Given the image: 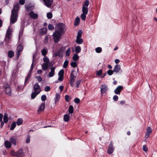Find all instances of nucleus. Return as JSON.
Listing matches in <instances>:
<instances>
[{
    "mask_svg": "<svg viewBox=\"0 0 157 157\" xmlns=\"http://www.w3.org/2000/svg\"><path fill=\"white\" fill-rule=\"evenodd\" d=\"M19 8V3H17L14 5L12 10L10 22L12 24L14 23L17 20V18L18 17V12Z\"/></svg>",
    "mask_w": 157,
    "mask_h": 157,
    "instance_id": "nucleus-1",
    "label": "nucleus"
},
{
    "mask_svg": "<svg viewBox=\"0 0 157 157\" xmlns=\"http://www.w3.org/2000/svg\"><path fill=\"white\" fill-rule=\"evenodd\" d=\"M19 8V3H17L14 5L12 10L10 22L12 24L14 23L17 20V18L18 17V12Z\"/></svg>",
    "mask_w": 157,
    "mask_h": 157,
    "instance_id": "nucleus-2",
    "label": "nucleus"
},
{
    "mask_svg": "<svg viewBox=\"0 0 157 157\" xmlns=\"http://www.w3.org/2000/svg\"><path fill=\"white\" fill-rule=\"evenodd\" d=\"M58 29L56 31H58L61 34H63L65 32L66 28L65 25L63 23H60L57 25Z\"/></svg>",
    "mask_w": 157,
    "mask_h": 157,
    "instance_id": "nucleus-3",
    "label": "nucleus"
},
{
    "mask_svg": "<svg viewBox=\"0 0 157 157\" xmlns=\"http://www.w3.org/2000/svg\"><path fill=\"white\" fill-rule=\"evenodd\" d=\"M63 34L60 33L58 31H55L53 34V39L54 42L56 43L58 42L61 38V36Z\"/></svg>",
    "mask_w": 157,
    "mask_h": 157,
    "instance_id": "nucleus-4",
    "label": "nucleus"
},
{
    "mask_svg": "<svg viewBox=\"0 0 157 157\" xmlns=\"http://www.w3.org/2000/svg\"><path fill=\"white\" fill-rule=\"evenodd\" d=\"M89 4V2L88 0H86L85 1L82 7V11L83 13L87 14L88 10V6Z\"/></svg>",
    "mask_w": 157,
    "mask_h": 157,
    "instance_id": "nucleus-5",
    "label": "nucleus"
},
{
    "mask_svg": "<svg viewBox=\"0 0 157 157\" xmlns=\"http://www.w3.org/2000/svg\"><path fill=\"white\" fill-rule=\"evenodd\" d=\"M63 47L61 48L58 52L53 54V57L58 56L59 58H62L63 57Z\"/></svg>",
    "mask_w": 157,
    "mask_h": 157,
    "instance_id": "nucleus-6",
    "label": "nucleus"
},
{
    "mask_svg": "<svg viewBox=\"0 0 157 157\" xmlns=\"http://www.w3.org/2000/svg\"><path fill=\"white\" fill-rule=\"evenodd\" d=\"M100 91L102 95L103 94H105L108 90L107 86L105 84L101 85L100 86Z\"/></svg>",
    "mask_w": 157,
    "mask_h": 157,
    "instance_id": "nucleus-7",
    "label": "nucleus"
},
{
    "mask_svg": "<svg viewBox=\"0 0 157 157\" xmlns=\"http://www.w3.org/2000/svg\"><path fill=\"white\" fill-rule=\"evenodd\" d=\"M64 71L63 69L60 70L58 73V75L59 76L58 80L60 81H62L63 80L64 77Z\"/></svg>",
    "mask_w": 157,
    "mask_h": 157,
    "instance_id": "nucleus-8",
    "label": "nucleus"
},
{
    "mask_svg": "<svg viewBox=\"0 0 157 157\" xmlns=\"http://www.w3.org/2000/svg\"><path fill=\"white\" fill-rule=\"evenodd\" d=\"M114 151V147H113V143L111 141L109 146V148L107 150V152L109 154H111Z\"/></svg>",
    "mask_w": 157,
    "mask_h": 157,
    "instance_id": "nucleus-9",
    "label": "nucleus"
},
{
    "mask_svg": "<svg viewBox=\"0 0 157 157\" xmlns=\"http://www.w3.org/2000/svg\"><path fill=\"white\" fill-rule=\"evenodd\" d=\"M76 71L73 70L70 76V81H74L76 77Z\"/></svg>",
    "mask_w": 157,
    "mask_h": 157,
    "instance_id": "nucleus-10",
    "label": "nucleus"
},
{
    "mask_svg": "<svg viewBox=\"0 0 157 157\" xmlns=\"http://www.w3.org/2000/svg\"><path fill=\"white\" fill-rule=\"evenodd\" d=\"M123 89L122 86H118L115 90L114 92L115 93L117 94H120L121 91Z\"/></svg>",
    "mask_w": 157,
    "mask_h": 157,
    "instance_id": "nucleus-11",
    "label": "nucleus"
},
{
    "mask_svg": "<svg viewBox=\"0 0 157 157\" xmlns=\"http://www.w3.org/2000/svg\"><path fill=\"white\" fill-rule=\"evenodd\" d=\"M44 2L45 5L48 8L51 7L52 3L53 2L52 0H43Z\"/></svg>",
    "mask_w": 157,
    "mask_h": 157,
    "instance_id": "nucleus-12",
    "label": "nucleus"
},
{
    "mask_svg": "<svg viewBox=\"0 0 157 157\" xmlns=\"http://www.w3.org/2000/svg\"><path fill=\"white\" fill-rule=\"evenodd\" d=\"M25 155V153L23 151V149L21 148L17 151V157H22Z\"/></svg>",
    "mask_w": 157,
    "mask_h": 157,
    "instance_id": "nucleus-13",
    "label": "nucleus"
},
{
    "mask_svg": "<svg viewBox=\"0 0 157 157\" xmlns=\"http://www.w3.org/2000/svg\"><path fill=\"white\" fill-rule=\"evenodd\" d=\"M5 92L6 93L8 94L9 95H11V89L10 86L8 84H6V86L5 87Z\"/></svg>",
    "mask_w": 157,
    "mask_h": 157,
    "instance_id": "nucleus-14",
    "label": "nucleus"
},
{
    "mask_svg": "<svg viewBox=\"0 0 157 157\" xmlns=\"http://www.w3.org/2000/svg\"><path fill=\"white\" fill-rule=\"evenodd\" d=\"M114 72L117 73L119 72H121V70L120 65H116L113 69Z\"/></svg>",
    "mask_w": 157,
    "mask_h": 157,
    "instance_id": "nucleus-15",
    "label": "nucleus"
},
{
    "mask_svg": "<svg viewBox=\"0 0 157 157\" xmlns=\"http://www.w3.org/2000/svg\"><path fill=\"white\" fill-rule=\"evenodd\" d=\"M29 16L30 17L33 19H36L38 18V15L34 13L33 11H31L29 14Z\"/></svg>",
    "mask_w": 157,
    "mask_h": 157,
    "instance_id": "nucleus-16",
    "label": "nucleus"
},
{
    "mask_svg": "<svg viewBox=\"0 0 157 157\" xmlns=\"http://www.w3.org/2000/svg\"><path fill=\"white\" fill-rule=\"evenodd\" d=\"M33 90L34 91L37 92L39 90L41 91L40 87L38 83H35L33 86Z\"/></svg>",
    "mask_w": 157,
    "mask_h": 157,
    "instance_id": "nucleus-17",
    "label": "nucleus"
},
{
    "mask_svg": "<svg viewBox=\"0 0 157 157\" xmlns=\"http://www.w3.org/2000/svg\"><path fill=\"white\" fill-rule=\"evenodd\" d=\"M152 132V129L150 127H148L146 130V132L145 137L147 138H148L150 134Z\"/></svg>",
    "mask_w": 157,
    "mask_h": 157,
    "instance_id": "nucleus-18",
    "label": "nucleus"
},
{
    "mask_svg": "<svg viewBox=\"0 0 157 157\" xmlns=\"http://www.w3.org/2000/svg\"><path fill=\"white\" fill-rule=\"evenodd\" d=\"M11 34V31L10 29H8L6 33V34L5 37V40H9L10 38V36Z\"/></svg>",
    "mask_w": 157,
    "mask_h": 157,
    "instance_id": "nucleus-19",
    "label": "nucleus"
},
{
    "mask_svg": "<svg viewBox=\"0 0 157 157\" xmlns=\"http://www.w3.org/2000/svg\"><path fill=\"white\" fill-rule=\"evenodd\" d=\"M55 68L54 67H52L51 69V71L48 74L49 77H51L54 75V72Z\"/></svg>",
    "mask_w": 157,
    "mask_h": 157,
    "instance_id": "nucleus-20",
    "label": "nucleus"
},
{
    "mask_svg": "<svg viewBox=\"0 0 157 157\" xmlns=\"http://www.w3.org/2000/svg\"><path fill=\"white\" fill-rule=\"evenodd\" d=\"M45 102L42 103L40 106L38 110V112L44 110L45 109Z\"/></svg>",
    "mask_w": 157,
    "mask_h": 157,
    "instance_id": "nucleus-21",
    "label": "nucleus"
},
{
    "mask_svg": "<svg viewBox=\"0 0 157 157\" xmlns=\"http://www.w3.org/2000/svg\"><path fill=\"white\" fill-rule=\"evenodd\" d=\"M47 28H44L41 29L40 30V33L41 35H45L47 33Z\"/></svg>",
    "mask_w": 157,
    "mask_h": 157,
    "instance_id": "nucleus-22",
    "label": "nucleus"
},
{
    "mask_svg": "<svg viewBox=\"0 0 157 157\" xmlns=\"http://www.w3.org/2000/svg\"><path fill=\"white\" fill-rule=\"evenodd\" d=\"M40 90H39V91H38L37 92H35L34 91V92H33L32 93L31 95V98L32 99L36 97V96H37V95L38 94L40 93Z\"/></svg>",
    "mask_w": 157,
    "mask_h": 157,
    "instance_id": "nucleus-23",
    "label": "nucleus"
},
{
    "mask_svg": "<svg viewBox=\"0 0 157 157\" xmlns=\"http://www.w3.org/2000/svg\"><path fill=\"white\" fill-rule=\"evenodd\" d=\"M4 145L6 148H10L11 147V142L8 141H6L5 142Z\"/></svg>",
    "mask_w": 157,
    "mask_h": 157,
    "instance_id": "nucleus-24",
    "label": "nucleus"
},
{
    "mask_svg": "<svg viewBox=\"0 0 157 157\" xmlns=\"http://www.w3.org/2000/svg\"><path fill=\"white\" fill-rule=\"evenodd\" d=\"M31 76V74L30 73H29L28 74L27 76L25 79V85H26V84H27L28 83V82H29L28 80L30 78Z\"/></svg>",
    "mask_w": 157,
    "mask_h": 157,
    "instance_id": "nucleus-25",
    "label": "nucleus"
},
{
    "mask_svg": "<svg viewBox=\"0 0 157 157\" xmlns=\"http://www.w3.org/2000/svg\"><path fill=\"white\" fill-rule=\"evenodd\" d=\"M10 140L11 143L14 145H16V139L14 138V137H10Z\"/></svg>",
    "mask_w": 157,
    "mask_h": 157,
    "instance_id": "nucleus-26",
    "label": "nucleus"
},
{
    "mask_svg": "<svg viewBox=\"0 0 157 157\" xmlns=\"http://www.w3.org/2000/svg\"><path fill=\"white\" fill-rule=\"evenodd\" d=\"M42 69L44 71H45L48 67V65L47 63H44L42 65Z\"/></svg>",
    "mask_w": 157,
    "mask_h": 157,
    "instance_id": "nucleus-27",
    "label": "nucleus"
},
{
    "mask_svg": "<svg viewBox=\"0 0 157 157\" xmlns=\"http://www.w3.org/2000/svg\"><path fill=\"white\" fill-rule=\"evenodd\" d=\"M60 98V94H59L56 93V94L55 98V103H56L59 101V100Z\"/></svg>",
    "mask_w": 157,
    "mask_h": 157,
    "instance_id": "nucleus-28",
    "label": "nucleus"
},
{
    "mask_svg": "<svg viewBox=\"0 0 157 157\" xmlns=\"http://www.w3.org/2000/svg\"><path fill=\"white\" fill-rule=\"evenodd\" d=\"M8 117L6 113H5L3 116V122L5 123H7L8 121Z\"/></svg>",
    "mask_w": 157,
    "mask_h": 157,
    "instance_id": "nucleus-29",
    "label": "nucleus"
},
{
    "mask_svg": "<svg viewBox=\"0 0 157 157\" xmlns=\"http://www.w3.org/2000/svg\"><path fill=\"white\" fill-rule=\"evenodd\" d=\"M80 20V18L78 17H77L75 18L74 23L75 26H76L78 25L79 23Z\"/></svg>",
    "mask_w": 157,
    "mask_h": 157,
    "instance_id": "nucleus-30",
    "label": "nucleus"
},
{
    "mask_svg": "<svg viewBox=\"0 0 157 157\" xmlns=\"http://www.w3.org/2000/svg\"><path fill=\"white\" fill-rule=\"evenodd\" d=\"M70 119L69 116L67 114L64 115L63 117V120L65 122L68 121Z\"/></svg>",
    "mask_w": 157,
    "mask_h": 157,
    "instance_id": "nucleus-31",
    "label": "nucleus"
},
{
    "mask_svg": "<svg viewBox=\"0 0 157 157\" xmlns=\"http://www.w3.org/2000/svg\"><path fill=\"white\" fill-rule=\"evenodd\" d=\"M23 122V120L21 118H18L16 122L17 125L19 126Z\"/></svg>",
    "mask_w": 157,
    "mask_h": 157,
    "instance_id": "nucleus-32",
    "label": "nucleus"
},
{
    "mask_svg": "<svg viewBox=\"0 0 157 157\" xmlns=\"http://www.w3.org/2000/svg\"><path fill=\"white\" fill-rule=\"evenodd\" d=\"M34 58H35V57L34 56H33V62H32V63L31 64V68L30 69V70H29V73H31H31H32V71H33V63H34Z\"/></svg>",
    "mask_w": 157,
    "mask_h": 157,
    "instance_id": "nucleus-33",
    "label": "nucleus"
},
{
    "mask_svg": "<svg viewBox=\"0 0 157 157\" xmlns=\"http://www.w3.org/2000/svg\"><path fill=\"white\" fill-rule=\"evenodd\" d=\"M14 55V52L12 51H10L8 52V56L10 58H12Z\"/></svg>",
    "mask_w": 157,
    "mask_h": 157,
    "instance_id": "nucleus-34",
    "label": "nucleus"
},
{
    "mask_svg": "<svg viewBox=\"0 0 157 157\" xmlns=\"http://www.w3.org/2000/svg\"><path fill=\"white\" fill-rule=\"evenodd\" d=\"M69 113H72L74 112V108L72 105H71L69 106L68 109Z\"/></svg>",
    "mask_w": 157,
    "mask_h": 157,
    "instance_id": "nucleus-35",
    "label": "nucleus"
},
{
    "mask_svg": "<svg viewBox=\"0 0 157 157\" xmlns=\"http://www.w3.org/2000/svg\"><path fill=\"white\" fill-rule=\"evenodd\" d=\"M81 48L80 46H77L75 48V51L76 53H78L81 51Z\"/></svg>",
    "mask_w": 157,
    "mask_h": 157,
    "instance_id": "nucleus-36",
    "label": "nucleus"
},
{
    "mask_svg": "<svg viewBox=\"0 0 157 157\" xmlns=\"http://www.w3.org/2000/svg\"><path fill=\"white\" fill-rule=\"evenodd\" d=\"M23 49V46L21 45H19L17 47V50L18 53L21 52Z\"/></svg>",
    "mask_w": 157,
    "mask_h": 157,
    "instance_id": "nucleus-37",
    "label": "nucleus"
},
{
    "mask_svg": "<svg viewBox=\"0 0 157 157\" xmlns=\"http://www.w3.org/2000/svg\"><path fill=\"white\" fill-rule=\"evenodd\" d=\"M83 42V41L82 39L81 38H76V42L78 44H81Z\"/></svg>",
    "mask_w": 157,
    "mask_h": 157,
    "instance_id": "nucleus-38",
    "label": "nucleus"
},
{
    "mask_svg": "<svg viewBox=\"0 0 157 157\" xmlns=\"http://www.w3.org/2000/svg\"><path fill=\"white\" fill-rule=\"evenodd\" d=\"M16 123L15 122H13L11 124V127L10 128V130H13L15 128L16 126Z\"/></svg>",
    "mask_w": 157,
    "mask_h": 157,
    "instance_id": "nucleus-39",
    "label": "nucleus"
},
{
    "mask_svg": "<svg viewBox=\"0 0 157 157\" xmlns=\"http://www.w3.org/2000/svg\"><path fill=\"white\" fill-rule=\"evenodd\" d=\"M72 59L74 61H76L78 59L79 57L77 54H75L73 56Z\"/></svg>",
    "mask_w": 157,
    "mask_h": 157,
    "instance_id": "nucleus-40",
    "label": "nucleus"
},
{
    "mask_svg": "<svg viewBox=\"0 0 157 157\" xmlns=\"http://www.w3.org/2000/svg\"><path fill=\"white\" fill-rule=\"evenodd\" d=\"M82 31L81 30H79L78 32V34L76 38H80L82 36Z\"/></svg>",
    "mask_w": 157,
    "mask_h": 157,
    "instance_id": "nucleus-41",
    "label": "nucleus"
},
{
    "mask_svg": "<svg viewBox=\"0 0 157 157\" xmlns=\"http://www.w3.org/2000/svg\"><path fill=\"white\" fill-rule=\"evenodd\" d=\"M87 14L84 13H82L81 15V18L82 19L83 21H85L86 20V15Z\"/></svg>",
    "mask_w": 157,
    "mask_h": 157,
    "instance_id": "nucleus-42",
    "label": "nucleus"
},
{
    "mask_svg": "<svg viewBox=\"0 0 157 157\" xmlns=\"http://www.w3.org/2000/svg\"><path fill=\"white\" fill-rule=\"evenodd\" d=\"M50 36L49 35H46L45 37L44 38V43L45 44H47L48 43V38H49Z\"/></svg>",
    "mask_w": 157,
    "mask_h": 157,
    "instance_id": "nucleus-43",
    "label": "nucleus"
},
{
    "mask_svg": "<svg viewBox=\"0 0 157 157\" xmlns=\"http://www.w3.org/2000/svg\"><path fill=\"white\" fill-rule=\"evenodd\" d=\"M71 49L70 48H68L66 51V55L67 56H69L71 53Z\"/></svg>",
    "mask_w": 157,
    "mask_h": 157,
    "instance_id": "nucleus-44",
    "label": "nucleus"
},
{
    "mask_svg": "<svg viewBox=\"0 0 157 157\" xmlns=\"http://www.w3.org/2000/svg\"><path fill=\"white\" fill-rule=\"evenodd\" d=\"M43 60L45 62V63H48L49 62V59L48 57L46 56H44L43 58Z\"/></svg>",
    "mask_w": 157,
    "mask_h": 157,
    "instance_id": "nucleus-45",
    "label": "nucleus"
},
{
    "mask_svg": "<svg viewBox=\"0 0 157 157\" xmlns=\"http://www.w3.org/2000/svg\"><path fill=\"white\" fill-rule=\"evenodd\" d=\"M82 82L81 79L78 80L76 82V87L77 88H78L79 87V85Z\"/></svg>",
    "mask_w": 157,
    "mask_h": 157,
    "instance_id": "nucleus-46",
    "label": "nucleus"
},
{
    "mask_svg": "<svg viewBox=\"0 0 157 157\" xmlns=\"http://www.w3.org/2000/svg\"><path fill=\"white\" fill-rule=\"evenodd\" d=\"M95 51L97 53H100L102 51V48L100 47H98L95 49Z\"/></svg>",
    "mask_w": 157,
    "mask_h": 157,
    "instance_id": "nucleus-47",
    "label": "nucleus"
},
{
    "mask_svg": "<svg viewBox=\"0 0 157 157\" xmlns=\"http://www.w3.org/2000/svg\"><path fill=\"white\" fill-rule=\"evenodd\" d=\"M47 16L48 19H51L52 18V14L51 12H49L47 13Z\"/></svg>",
    "mask_w": 157,
    "mask_h": 157,
    "instance_id": "nucleus-48",
    "label": "nucleus"
},
{
    "mask_svg": "<svg viewBox=\"0 0 157 157\" xmlns=\"http://www.w3.org/2000/svg\"><path fill=\"white\" fill-rule=\"evenodd\" d=\"M47 51L45 49H44L41 51V53L42 55L44 56H46V55L47 53Z\"/></svg>",
    "mask_w": 157,
    "mask_h": 157,
    "instance_id": "nucleus-49",
    "label": "nucleus"
},
{
    "mask_svg": "<svg viewBox=\"0 0 157 157\" xmlns=\"http://www.w3.org/2000/svg\"><path fill=\"white\" fill-rule=\"evenodd\" d=\"M69 62L67 60H66L63 64V67L64 68H66L67 67L68 64Z\"/></svg>",
    "mask_w": 157,
    "mask_h": 157,
    "instance_id": "nucleus-50",
    "label": "nucleus"
},
{
    "mask_svg": "<svg viewBox=\"0 0 157 157\" xmlns=\"http://www.w3.org/2000/svg\"><path fill=\"white\" fill-rule=\"evenodd\" d=\"M48 29L50 30H52L54 29V26L51 24H50L48 25Z\"/></svg>",
    "mask_w": 157,
    "mask_h": 157,
    "instance_id": "nucleus-51",
    "label": "nucleus"
},
{
    "mask_svg": "<svg viewBox=\"0 0 157 157\" xmlns=\"http://www.w3.org/2000/svg\"><path fill=\"white\" fill-rule=\"evenodd\" d=\"M71 99V98H70L69 95H67L65 96V99L66 101L69 102Z\"/></svg>",
    "mask_w": 157,
    "mask_h": 157,
    "instance_id": "nucleus-52",
    "label": "nucleus"
},
{
    "mask_svg": "<svg viewBox=\"0 0 157 157\" xmlns=\"http://www.w3.org/2000/svg\"><path fill=\"white\" fill-rule=\"evenodd\" d=\"M10 154L11 156L17 157V152H15L13 150H12L10 151Z\"/></svg>",
    "mask_w": 157,
    "mask_h": 157,
    "instance_id": "nucleus-53",
    "label": "nucleus"
},
{
    "mask_svg": "<svg viewBox=\"0 0 157 157\" xmlns=\"http://www.w3.org/2000/svg\"><path fill=\"white\" fill-rule=\"evenodd\" d=\"M35 78L39 82H41L42 80V78L40 76H36Z\"/></svg>",
    "mask_w": 157,
    "mask_h": 157,
    "instance_id": "nucleus-54",
    "label": "nucleus"
},
{
    "mask_svg": "<svg viewBox=\"0 0 157 157\" xmlns=\"http://www.w3.org/2000/svg\"><path fill=\"white\" fill-rule=\"evenodd\" d=\"M102 69H100L98 71H96L97 75L99 76H100L102 74Z\"/></svg>",
    "mask_w": 157,
    "mask_h": 157,
    "instance_id": "nucleus-55",
    "label": "nucleus"
},
{
    "mask_svg": "<svg viewBox=\"0 0 157 157\" xmlns=\"http://www.w3.org/2000/svg\"><path fill=\"white\" fill-rule=\"evenodd\" d=\"M25 7L26 10L27 12H28L31 10V6H29L28 5L25 6Z\"/></svg>",
    "mask_w": 157,
    "mask_h": 157,
    "instance_id": "nucleus-56",
    "label": "nucleus"
},
{
    "mask_svg": "<svg viewBox=\"0 0 157 157\" xmlns=\"http://www.w3.org/2000/svg\"><path fill=\"white\" fill-rule=\"evenodd\" d=\"M113 70L110 69L107 71V73L108 75H111L113 74Z\"/></svg>",
    "mask_w": 157,
    "mask_h": 157,
    "instance_id": "nucleus-57",
    "label": "nucleus"
},
{
    "mask_svg": "<svg viewBox=\"0 0 157 157\" xmlns=\"http://www.w3.org/2000/svg\"><path fill=\"white\" fill-rule=\"evenodd\" d=\"M71 65L73 67H77V64L76 62H72L71 63Z\"/></svg>",
    "mask_w": 157,
    "mask_h": 157,
    "instance_id": "nucleus-58",
    "label": "nucleus"
},
{
    "mask_svg": "<svg viewBox=\"0 0 157 157\" xmlns=\"http://www.w3.org/2000/svg\"><path fill=\"white\" fill-rule=\"evenodd\" d=\"M47 99V97L46 95H43L41 96V100L43 101H45Z\"/></svg>",
    "mask_w": 157,
    "mask_h": 157,
    "instance_id": "nucleus-59",
    "label": "nucleus"
},
{
    "mask_svg": "<svg viewBox=\"0 0 157 157\" xmlns=\"http://www.w3.org/2000/svg\"><path fill=\"white\" fill-rule=\"evenodd\" d=\"M143 150L144 151H145V152H147V151L148 148L147 147L146 145H144L143 146Z\"/></svg>",
    "mask_w": 157,
    "mask_h": 157,
    "instance_id": "nucleus-60",
    "label": "nucleus"
},
{
    "mask_svg": "<svg viewBox=\"0 0 157 157\" xmlns=\"http://www.w3.org/2000/svg\"><path fill=\"white\" fill-rule=\"evenodd\" d=\"M30 136L29 135H28L27 136V138L26 140V142L27 143H29L30 141Z\"/></svg>",
    "mask_w": 157,
    "mask_h": 157,
    "instance_id": "nucleus-61",
    "label": "nucleus"
},
{
    "mask_svg": "<svg viewBox=\"0 0 157 157\" xmlns=\"http://www.w3.org/2000/svg\"><path fill=\"white\" fill-rule=\"evenodd\" d=\"M74 101L75 103L78 104L80 102V100L78 98H76L74 99Z\"/></svg>",
    "mask_w": 157,
    "mask_h": 157,
    "instance_id": "nucleus-62",
    "label": "nucleus"
},
{
    "mask_svg": "<svg viewBox=\"0 0 157 157\" xmlns=\"http://www.w3.org/2000/svg\"><path fill=\"white\" fill-rule=\"evenodd\" d=\"M50 90V87L49 86H46L44 88V91L46 92H48Z\"/></svg>",
    "mask_w": 157,
    "mask_h": 157,
    "instance_id": "nucleus-63",
    "label": "nucleus"
},
{
    "mask_svg": "<svg viewBox=\"0 0 157 157\" xmlns=\"http://www.w3.org/2000/svg\"><path fill=\"white\" fill-rule=\"evenodd\" d=\"M25 2V0H19V3L21 5H24Z\"/></svg>",
    "mask_w": 157,
    "mask_h": 157,
    "instance_id": "nucleus-64",
    "label": "nucleus"
}]
</instances>
